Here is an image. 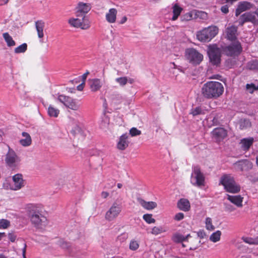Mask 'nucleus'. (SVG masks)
I'll list each match as a JSON object with an SVG mask.
<instances>
[{
    "instance_id": "423d86ee",
    "label": "nucleus",
    "mask_w": 258,
    "mask_h": 258,
    "mask_svg": "<svg viewBox=\"0 0 258 258\" xmlns=\"http://www.w3.org/2000/svg\"><path fill=\"white\" fill-rule=\"evenodd\" d=\"M208 54L211 62L218 65L221 60V50L216 45H210L208 47Z\"/></svg>"
},
{
    "instance_id": "e433bc0d",
    "label": "nucleus",
    "mask_w": 258,
    "mask_h": 258,
    "mask_svg": "<svg viewBox=\"0 0 258 258\" xmlns=\"http://www.w3.org/2000/svg\"><path fill=\"white\" fill-rule=\"evenodd\" d=\"M27 45L24 43L15 48L14 51L16 53H24L27 50Z\"/></svg>"
},
{
    "instance_id": "6e6552de",
    "label": "nucleus",
    "mask_w": 258,
    "mask_h": 258,
    "mask_svg": "<svg viewBox=\"0 0 258 258\" xmlns=\"http://www.w3.org/2000/svg\"><path fill=\"white\" fill-rule=\"evenodd\" d=\"M205 181V177L201 172L198 166H195L193 168L192 172L191 175L190 182L195 186H200L203 185Z\"/></svg>"
},
{
    "instance_id": "ea45409f",
    "label": "nucleus",
    "mask_w": 258,
    "mask_h": 258,
    "mask_svg": "<svg viewBox=\"0 0 258 258\" xmlns=\"http://www.w3.org/2000/svg\"><path fill=\"white\" fill-rule=\"evenodd\" d=\"M240 128L241 130H243L250 126V122L248 119H241L239 122Z\"/></svg>"
},
{
    "instance_id": "f3484780",
    "label": "nucleus",
    "mask_w": 258,
    "mask_h": 258,
    "mask_svg": "<svg viewBox=\"0 0 258 258\" xmlns=\"http://www.w3.org/2000/svg\"><path fill=\"white\" fill-rule=\"evenodd\" d=\"M226 38L230 41L235 40L237 38V27L232 25L228 27L225 30Z\"/></svg>"
},
{
    "instance_id": "3c124183",
    "label": "nucleus",
    "mask_w": 258,
    "mask_h": 258,
    "mask_svg": "<svg viewBox=\"0 0 258 258\" xmlns=\"http://www.w3.org/2000/svg\"><path fill=\"white\" fill-rule=\"evenodd\" d=\"M127 238V234L123 233L117 237V240L120 242H123Z\"/></svg>"
},
{
    "instance_id": "58836bf2",
    "label": "nucleus",
    "mask_w": 258,
    "mask_h": 258,
    "mask_svg": "<svg viewBox=\"0 0 258 258\" xmlns=\"http://www.w3.org/2000/svg\"><path fill=\"white\" fill-rule=\"evenodd\" d=\"M206 228L208 230H213L215 229V227L212 224V220L211 218L207 217L205 221Z\"/></svg>"
},
{
    "instance_id": "aec40b11",
    "label": "nucleus",
    "mask_w": 258,
    "mask_h": 258,
    "mask_svg": "<svg viewBox=\"0 0 258 258\" xmlns=\"http://www.w3.org/2000/svg\"><path fill=\"white\" fill-rule=\"evenodd\" d=\"M128 135L124 134L122 135L119 139V141L117 144V148L120 150H125L128 146Z\"/></svg>"
},
{
    "instance_id": "6e6d98bb",
    "label": "nucleus",
    "mask_w": 258,
    "mask_h": 258,
    "mask_svg": "<svg viewBox=\"0 0 258 258\" xmlns=\"http://www.w3.org/2000/svg\"><path fill=\"white\" fill-rule=\"evenodd\" d=\"M221 10L222 12H223L224 14H227L229 12L228 7L227 5L223 6L221 8Z\"/></svg>"
},
{
    "instance_id": "603ef678",
    "label": "nucleus",
    "mask_w": 258,
    "mask_h": 258,
    "mask_svg": "<svg viewBox=\"0 0 258 258\" xmlns=\"http://www.w3.org/2000/svg\"><path fill=\"white\" fill-rule=\"evenodd\" d=\"M184 218V214L182 213H178L175 216L174 219L177 221H180Z\"/></svg>"
},
{
    "instance_id": "b1692460",
    "label": "nucleus",
    "mask_w": 258,
    "mask_h": 258,
    "mask_svg": "<svg viewBox=\"0 0 258 258\" xmlns=\"http://www.w3.org/2000/svg\"><path fill=\"white\" fill-rule=\"evenodd\" d=\"M35 25L38 38H42L44 37L43 30L45 23L42 20H38L35 22Z\"/></svg>"
},
{
    "instance_id": "4468645a",
    "label": "nucleus",
    "mask_w": 258,
    "mask_h": 258,
    "mask_svg": "<svg viewBox=\"0 0 258 258\" xmlns=\"http://www.w3.org/2000/svg\"><path fill=\"white\" fill-rule=\"evenodd\" d=\"M247 22L254 24L258 22V17L255 11L254 12L245 13L240 17L239 21L240 25L242 26L244 23Z\"/></svg>"
},
{
    "instance_id": "dca6fc26",
    "label": "nucleus",
    "mask_w": 258,
    "mask_h": 258,
    "mask_svg": "<svg viewBox=\"0 0 258 258\" xmlns=\"http://www.w3.org/2000/svg\"><path fill=\"white\" fill-rule=\"evenodd\" d=\"M13 184L12 185L11 188L14 190H17L21 189L24 186V180L22 178V175L20 174H15L13 176Z\"/></svg>"
},
{
    "instance_id": "bb28decb",
    "label": "nucleus",
    "mask_w": 258,
    "mask_h": 258,
    "mask_svg": "<svg viewBox=\"0 0 258 258\" xmlns=\"http://www.w3.org/2000/svg\"><path fill=\"white\" fill-rule=\"evenodd\" d=\"M254 140L253 138H244L241 140V148L244 151H247L252 145Z\"/></svg>"
},
{
    "instance_id": "4d7b16f0",
    "label": "nucleus",
    "mask_w": 258,
    "mask_h": 258,
    "mask_svg": "<svg viewBox=\"0 0 258 258\" xmlns=\"http://www.w3.org/2000/svg\"><path fill=\"white\" fill-rule=\"evenodd\" d=\"M109 196V193L106 191H102L101 192V197L104 199H106Z\"/></svg>"
},
{
    "instance_id": "1a4fd4ad",
    "label": "nucleus",
    "mask_w": 258,
    "mask_h": 258,
    "mask_svg": "<svg viewBox=\"0 0 258 258\" xmlns=\"http://www.w3.org/2000/svg\"><path fill=\"white\" fill-rule=\"evenodd\" d=\"M20 161V158L15 152L9 148L5 158V162L7 166L14 169L18 166Z\"/></svg>"
},
{
    "instance_id": "2eb2a0df",
    "label": "nucleus",
    "mask_w": 258,
    "mask_h": 258,
    "mask_svg": "<svg viewBox=\"0 0 258 258\" xmlns=\"http://www.w3.org/2000/svg\"><path fill=\"white\" fill-rule=\"evenodd\" d=\"M237 171H247L252 167V163L248 160H239L234 164Z\"/></svg>"
},
{
    "instance_id": "774afa93",
    "label": "nucleus",
    "mask_w": 258,
    "mask_h": 258,
    "mask_svg": "<svg viewBox=\"0 0 258 258\" xmlns=\"http://www.w3.org/2000/svg\"><path fill=\"white\" fill-rule=\"evenodd\" d=\"M117 186L118 188H120L122 187V184L121 183H117Z\"/></svg>"
},
{
    "instance_id": "c85d7f7f",
    "label": "nucleus",
    "mask_w": 258,
    "mask_h": 258,
    "mask_svg": "<svg viewBox=\"0 0 258 258\" xmlns=\"http://www.w3.org/2000/svg\"><path fill=\"white\" fill-rule=\"evenodd\" d=\"M172 9L173 16L172 18V20L175 21L178 18V16L180 15L182 10V9L176 4L173 6Z\"/></svg>"
},
{
    "instance_id": "6ab92c4d",
    "label": "nucleus",
    "mask_w": 258,
    "mask_h": 258,
    "mask_svg": "<svg viewBox=\"0 0 258 258\" xmlns=\"http://www.w3.org/2000/svg\"><path fill=\"white\" fill-rule=\"evenodd\" d=\"M212 133L213 138L219 142L223 140L227 136L226 131L222 127L215 128Z\"/></svg>"
},
{
    "instance_id": "c9c22d12",
    "label": "nucleus",
    "mask_w": 258,
    "mask_h": 258,
    "mask_svg": "<svg viewBox=\"0 0 258 258\" xmlns=\"http://www.w3.org/2000/svg\"><path fill=\"white\" fill-rule=\"evenodd\" d=\"M173 241L176 243H180L185 241L184 236L179 233L175 234L172 237Z\"/></svg>"
},
{
    "instance_id": "864d4df0",
    "label": "nucleus",
    "mask_w": 258,
    "mask_h": 258,
    "mask_svg": "<svg viewBox=\"0 0 258 258\" xmlns=\"http://www.w3.org/2000/svg\"><path fill=\"white\" fill-rule=\"evenodd\" d=\"M9 239L12 242H15L16 239V236L14 233H9L8 234Z\"/></svg>"
},
{
    "instance_id": "f8f14e48",
    "label": "nucleus",
    "mask_w": 258,
    "mask_h": 258,
    "mask_svg": "<svg viewBox=\"0 0 258 258\" xmlns=\"http://www.w3.org/2000/svg\"><path fill=\"white\" fill-rule=\"evenodd\" d=\"M68 23L72 27L80 28L84 30L87 29L90 27L89 22L87 18H71L69 20Z\"/></svg>"
},
{
    "instance_id": "9b49d317",
    "label": "nucleus",
    "mask_w": 258,
    "mask_h": 258,
    "mask_svg": "<svg viewBox=\"0 0 258 258\" xmlns=\"http://www.w3.org/2000/svg\"><path fill=\"white\" fill-rule=\"evenodd\" d=\"M122 206L120 203L114 202L105 214V219L109 221L113 220L121 211Z\"/></svg>"
},
{
    "instance_id": "09e8293b",
    "label": "nucleus",
    "mask_w": 258,
    "mask_h": 258,
    "mask_svg": "<svg viewBox=\"0 0 258 258\" xmlns=\"http://www.w3.org/2000/svg\"><path fill=\"white\" fill-rule=\"evenodd\" d=\"M59 244L62 248L64 249L69 248V247L70 246V244L69 243L63 240L60 241Z\"/></svg>"
},
{
    "instance_id": "393cba45",
    "label": "nucleus",
    "mask_w": 258,
    "mask_h": 258,
    "mask_svg": "<svg viewBox=\"0 0 258 258\" xmlns=\"http://www.w3.org/2000/svg\"><path fill=\"white\" fill-rule=\"evenodd\" d=\"M138 201L144 208L148 210H152L157 207V204L154 202H146L141 198L138 199Z\"/></svg>"
},
{
    "instance_id": "7c9ffc66",
    "label": "nucleus",
    "mask_w": 258,
    "mask_h": 258,
    "mask_svg": "<svg viewBox=\"0 0 258 258\" xmlns=\"http://www.w3.org/2000/svg\"><path fill=\"white\" fill-rule=\"evenodd\" d=\"M242 240L250 245H258V237H242Z\"/></svg>"
},
{
    "instance_id": "13d9d810",
    "label": "nucleus",
    "mask_w": 258,
    "mask_h": 258,
    "mask_svg": "<svg viewBox=\"0 0 258 258\" xmlns=\"http://www.w3.org/2000/svg\"><path fill=\"white\" fill-rule=\"evenodd\" d=\"M26 250V244H25L24 246L22 249L23 256V258H26L25 256V253Z\"/></svg>"
},
{
    "instance_id": "39448f33",
    "label": "nucleus",
    "mask_w": 258,
    "mask_h": 258,
    "mask_svg": "<svg viewBox=\"0 0 258 258\" xmlns=\"http://www.w3.org/2000/svg\"><path fill=\"white\" fill-rule=\"evenodd\" d=\"M185 57L189 63L194 65L199 64L203 59V55L193 48L185 50Z\"/></svg>"
},
{
    "instance_id": "37998d69",
    "label": "nucleus",
    "mask_w": 258,
    "mask_h": 258,
    "mask_svg": "<svg viewBox=\"0 0 258 258\" xmlns=\"http://www.w3.org/2000/svg\"><path fill=\"white\" fill-rule=\"evenodd\" d=\"M143 219L148 224L154 223L155 220L152 218L151 214H146L143 215Z\"/></svg>"
},
{
    "instance_id": "a19ab883",
    "label": "nucleus",
    "mask_w": 258,
    "mask_h": 258,
    "mask_svg": "<svg viewBox=\"0 0 258 258\" xmlns=\"http://www.w3.org/2000/svg\"><path fill=\"white\" fill-rule=\"evenodd\" d=\"M115 81L121 86H124L127 84L128 82V78L126 77H119L116 78Z\"/></svg>"
},
{
    "instance_id": "a18cd8bd",
    "label": "nucleus",
    "mask_w": 258,
    "mask_h": 258,
    "mask_svg": "<svg viewBox=\"0 0 258 258\" xmlns=\"http://www.w3.org/2000/svg\"><path fill=\"white\" fill-rule=\"evenodd\" d=\"M139 247V242L135 240H132L131 241L129 248L132 250H137Z\"/></svg>"
},
{
    "instance_id": "7ed1b4c3",
    "label": "nucleus",
    "mask_w": 258,
    "mask_h": 258,
    "mask_svg": "<svg viewBox=\"0 0 258 258\" xmlns=\"http://www.w3.org/2000/svg\"><path fill=\"white\" fill-rule=\"evenodd\" d=\"M218 27L211 25L198 31L197 34V38L201 42H209L218 34Z\"/></svg>"
},
{
    "instance_id": "4c0bfd02",
    "label": "nucleus",
    "mask_w": 258,
    "mask_h": 258,
    "mask_svg": "<svg viewBox=\"0 0 258 258\" xmlns=\"http://www.w3.org/2000/svg\"><path fill=\"white\" fill-rule=\"evenodd\" d=\"M190 113L193 116H196L199 114H203L205 112L201 107L198 106L196 108H192L190 110Z\"/></svg>"
},
{
    "instance_id": "0eeeda50",
    "label": "nucleus",
    "mask_w": 258,
    "mask_h": 258,
    "mask_svg": "<svg viewBox=\"0 0 258 258\" xmlns=\"http://www.w3.org/2000/svg\"><path fill=\"white\" fill-rule=\"evenodd\" d=\"M225 54L228 56H238L242 51L241 43L238 41H234L229 45L226 46L224 49Z\"/></svg>"
},
{
    "instance_id": "e2e57ef3",
    "label": "nucleus",
    "mask_w": 258,
    "mask_h": 258,
    "mask_svg": "<svg viewBox=\"0 0 258 258\" xmlns=\"http://www.w3.org/2000/svg\"><path fill=\"white\" fill-rule=\"evenodd\" d=\"M220 78H221V76L219 75H214L212 78L216 79L218 80H220Z\"/></svg>"
},
{
    "instance_id": "79ce46f5",
    "label": "nucleus",
    "mask_w": 258,
    "mask_h": 258,
    "mask_svg": "<svg viewBox=\"0 0 258 258\" xmlns=\"http://www.w3.org/2000/svg\"><path fill=\"white\" fill-rule=\"evenodd\" d=\"M165 230H164L163 228L161 226H159V227H157V226H155L152 229V231H151V233L152 234H154V235H158L159 234H160L163 232H165Z\"/></svg>"
},
{
    "instance_id": "4be33fe9",
    "label": "nucleus",
    "mask_w": 258,
    "mask_h": 258,
    "mask_svg": "<svg viewBox=\"0 0 258 258\" xmlns=\"http://www.w3.org/2000/svg\"><path fill=\"white\" fill-rule=\"evenodd\" d=\"M89 83L91 90L93 92H96L100 90L103 85L101 80L97 78L90 80Z\"/></svg>"
},
{
    "instance_id": "5701e85b",
    "label": "nucleus",
    "mask_w": 258,
    "mask_h": 258,
    "mask_svg": "<svg viewBox=\"0 0 258 258\" xmlns=\"http://www.w3.org/2000/svg\"><path fill=\"white\" fill-rule=\"evenodd\" d=\"M243 197L240 195L231 196L227 195V199L238 207L242 206Z\"/></svg>"
},
{
    "instance_id": "20e7f679",
    "label": "nucleus",
    "mask_w": 258,
    "mask_h": 258,
    "mask_svg": "<svg viewBox=\"0 0 258 258\" xmlns=\"http://www.w3.org/2000/svg\"><path fill=\"white\" fill-rule=\"evenodd\" d=\"M220 184L223 185L226 191L231 193H237L240 190V185L237 184L233 176L230 174H224L221 176Z\"/></svg>"
},
{
    "instance_id": "a211bd4d",
    "label": "nucleus",
    "mask_w": 258,
    "mask_h": 258,
    "mask_svg": "<svg viewBox=\"0 0 258 258\" xmlns=\"http://www.w3.org/2000/svg\"><path fill=\"white\" fill-rule=\"evenodd\" d=\"M252 6V4L246 1L239 2L236 9L235 15L236 16H239L242 12L250 9Z\"/></svg>"
},
{
    "instance_id": "69168bd1",
    "label": "nucleus",
    "mask_w": 258,
    "mask_h": 258,
    "mask_svg": "<svg viewBox=\"0 0 258 258\" xmlns=\"http://www.w3.org/2000/svg\"><path fill=\"white\" fill-rule=\"evenodd\" d=\"M89 74V72H86V73L84 74L82 76L83 79L85 80L86 79V77L87 75Z\"/></svg>"
},
{
    "instance_id": "ddd939ff",
    "label": "nucleus",
    "mask_w": 258,
    "mask_h": 258,
    "mask_svg": "<svg viewBox=\"0 0 258 258\" xmlns=\"http://www.w3.org/2000/svg\"><path fill=\"white\" fill-rule=\"evenodd\" d=\"M91 9V5L89 3L79 2L76 8V14L78 17L86 18L87 14Z\"/></svg>"
},
{
    "instance_id": "052dcab7",
    "label": "nucleus",
    "mask_w": 258,
    "mask_h": 258,
    "mask_svg": "<svg viewBox=\"0 0 258 258\" xmlns=\"http://www.w3.org/2000/svg\"><path fill=\"white\" fill-rule=\"evenodd\" d=\"M226 210H228L231 212L234 210V209L231 205H227L226 207Z\"/></svg>"
},
{
    "instance_id": "2f4dec72",
    "label": "nucleus",
    "mask_w": 258,
    "mask_h": 258,
    "mask_svg": "<svg viewBox=\"0 0 258 258\" xmlns=\"http://www.w3.org/2000/svg\"><path fill=\"white\" fill-rule=\"evenodd\" d=\"M3 35L8 46H13L15 45L16 43L15 41L8 33H4Z\"/></svg>"
},
{
    "instance_id": "338daca9",
    "label": "nucleus",
    "mask_w": 258,
    "mask_h": 258,
    "mask_svg": "<svg viewBox=\"0 0 258 258\" xmlns=\"http://www.w3.org/2000/svg\"><path fill=\"white\" fill-rule=\"evenodd\" d=\"M213 123L214 124H217V119L216 118V117H214L213 119Z\"/></svg>"
},
{
    "instance_id": "680f3d73",
    "label": "nucleus",
    "mask_w": 258,
    "mask_h": 258,
    "mask_svg": "<svg viewBox=\"0 0 258 258\" xmlns=\"http://www.w3.org/2000/svg\"><path fill=\"white\" fill-rule=\"evenodd\" d=\"M126 21H127L126 17L124 16L122 18L121 20H120V23L121 24H124Z\"/></svg>"
},
{
    "instance_id": "0e129e2a",
    "label": "nucleus",
    "mask_w": 258,
    "mask_h": 258,
    "mask_svg": "<svg viewBox=\"0 0 258 258\" xmlns=\"http://www.w3.org/2000/svg\"><path fill=\"white\" fill-rule=\"evenodd\" d=\"M130 84H132L134 82V80L132 78H128V82Z\"/></svg>"
},
{
    "instance_id": "bf43d9fd",
    "label": "nucleus",
    "mask_w": 258,
    "mask_h": 258,
    "mask_svg": "<svg viewBox=\"0 0 258 258\" xmlns=\"http://www.w3.org/2000/svg\"><path fill=\"white\" fill-rule=\"evenodd\" d=\"M84 83H82L77 86V90L79 91H82L84 88Z\"/></svg>"
},
{
    "instance_id": "f704fd0d",
    "label": "nucleus",
    "mask_w": 258,
    "mask_h": 258,
    "mask_svg": "<svg viewBox=\"0 0 258 258\" xmlns=\"http://www.w3.org/2000/svg\"><path fill=\"white\" fill-rule=\"evenodd\" d=\"M247 68L250 70H258V60H252L247 64Z\"/></svg>"
},
{
    "instance_id": "8fccbe9b",
    "label": "nucleus",
    "mask_w": 258,
    "mask_h": 258,
    "mask_svg": "<svg viewBox=\"0 0 258 258\" xmlns=\"http://www.w3.org/2000/svg\"><path fill=\"white\" fill-rule=\"evenodd\" d=\"M246 88L247 89H249V88H252V90L250 91V93H252L254 91V90H258V85L255 86L253 84H246Z\"/></svg>"
},
{
    "instance_id": "a878e982",
    "label": "nucleus",
    "mask_w": 258,
    "mask_h": 258,
    "mask_svg": "<svg viewBox=\"0 0 258 258\" xmlns=\"http://www.w3.org/2000/svg\"><path fill=\"white\" fill-rule=\"evenodd\" d=\"M178 208L183 211H188L190 208V205L188 200L185 199H181L177 203Z\"/></svg>"
},
{
    "instance_id": "f03ea898",
    "label": "nucleus",
    "mask_w": 258,
    "mask_h": 258,
    "mask_svg": "<svg viewBox=\"0 0 258 258\" xmlns=\"http://www.w3.org/2000/svg\"><path fill=\"white\" fill-rule=\"evenodd\" d=\"M224 92L223 85L217 81H209L203 85L202 93L207 99H216L219 97Z\"/></svg>"
},
{
    "instance_id": "49530a36",
    "label": "nucleus",
    "mask_w": 258,
    "mask_h": 258,
    "mask_svg": "<svg viewBox=\"0 0 258 258\" xmlns=\"http://www.w3.org/2000/svg\"><path fill=\"white\" fill-rule=\"evenodd\" d=\"M130 134L131 136L134 137L141 135V132L136 127H133L130 131Z\"/></svg>"
},
{
    "instance_id": "de8ad7c7",
    "label": "nucleus",
    "mask_w": 258,
    "mask_h": 258,
    "mask_svg": "<svg viewBox=\"0 0 258 258\" xmlns=\"http://www.w3.org/2000/svg\"><path fill=\"white\" fill-rule=\"evenodd\" d=\"M184 19L186 21H189L192 19H195V13H193V10L190 12L187 13L184 15Z\"/></svg>"
},
{
    "instance_id": "cd10ccee",
    "label": "nucleus",
    "mask_w": 258,
    "mask_h": 258,
    "mask_svg": "<svg viewBox=\"0 0 258 258\" xmlns=\"http://www.w3.org/2000/svg\"><path fill=\"white\" fill-rule=\"evenodd\" d=\"M22 135L24 139H22L20 140V144L24 147L30 145L32 142V140L29 134L26 132H23Z\"/></svg>"
},
{
    "instance_id": "9d476101",
    "label": "nucleus",
    "mask_w": 258,
    "mask_h": 258,
    "mask_svg": "<svg viewBox=\"0 0 258 258\" xmlns=\"http://www.w3.org/2000/svg\"><path fill=\"white\" fill-rule=\"evenodd\" d=\"M58 100L67 108L73 110H78L80 105L77 100L73 99L69 96L59 95Z\"/></svg>"
},
{
    "instance_id": "c756f323",
    "label": "nucleus",
    "mask_w": 258,
    "mask_h": 258,
    "mask_svg": "<svg viewBox=\"0 0 258 258\" xmlns=\"http://www.w3.org/2000/svg\"><path fill=\"white\" fill-rule=\"evenodd\" d=\"M193 13H195V19L199 18L203 20L208 19V14L204 11L194 10H193Z\"/></svg>"
},
{
    "instance_id": "5fc2aeb1",
    "label": "nucleus",
    "mask_w": 258,
    "mask_h": 258,
    "mask_svg": "<svg viewBox=\"0 0 258 258\" xmlns=\"http://www.w3.org/2000/svg\"><path fill=\"white\" fill-rule=\"evenodd\" d=\"M197 235L200 238H204L206 235V234L204 231L202 230L197 232Z\"/></svg>"
},
{
    "instance_id": "72a5a7b5",
    "label": "nucleus",
    "mask_w": 258,
    "mask_h": 258,
    "mask_svg": "<svg viewBox=\"0 0 258 258\" xmlns=\"http://www.w3.org/2000/svg\"><path fill=\"white\" fill-rule=\"evenodd\" d=\"M59 113V110L53 107L51 105H50L48 108V114L51 117H56L58 116Z\"/></svg>"
},
{
    "instance_id": "f257e3e1",
    "label": "nucleus",
    "mask_w": 258,
    "mask_h": 258,
    "mask_svg": "<svg viewBox=\"0 0 258 258\" xmlns=\"http://www.w3.org/2000/svg\"><path fill=\"white\" fill-rule=\"evenodd\" d=\"M27 213L31 223L38 229H42L47 224V220L40 210V208L34 204L28 205L26 207Z\"/></svg>"
},
{
    "instance_id": "473e14b6",
    "label": "nucleus",
    "mask_w": 258,
    "mask_h": 258,
    "mask_svg": "<svg viewBox=\"0 0 258 258\" xmlns=\"http://www.w3.org/2000/svg\"><path fill=\"white\" fill-rule=\"evenodd\" d=\"M221 234L220 230H217L210 235L209 239L213 242H217L220 240Z\"/></svg>"
},
{
    "instance_id": "c03bdc74",
    "label": "nucleus",
    "mask_w": 258,
    "mask_h": 258,
    "mask_svg": "<svg viewBox=\"0 0 258 258\" xmlns=\"http://www.w3.org/2000/svg\"><path fill=\"white\" fill-rule=\"evenodd\" d=\"M10 225V222L7 219L0 220V229H6L9 227Z\"/></svg>"
},
{
    "instance_id": "412c9836",
    "label": "nucleus",
    "mask_w": 258,
    "mask_h": 258,
    "mask_svg": "<svg viewBox=\"0 0 258 258\" xmlns=\"http://www.w3.org/2000/svg\"><path fill=\"white\" fill-rule=\"evenodd\" d=\"M117 11L115 8H111L106 13L105 19L109 23H114L116 20Z\"/></svg>"
}]
</instances>
